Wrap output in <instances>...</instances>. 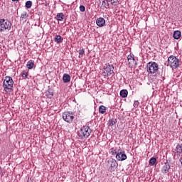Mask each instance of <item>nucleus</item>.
Returning a JSON list of instances; mask_svg holds the SVG:
<instances>
[{
  "instance_id": "nucleus-1",
  "label": "nucleus",
  "mask_w": 182,
  "mask_h": 182,
  "mask_svg": "<svg viewBox=\"0 0 182 182\" xmlns=\"http://www.w3.org/2000/svg\"><path fill=\"white\" fill-rule=\"evenodd\" d=\"M92 133V129L87 125H84L81 127L80 131L78 132L79 139L83 140L84 139H87L90 134Z\"/></svg>"
},
{
  "instance_id": "nucleus-2",
  "label": "nucleus",
  "mask_w": 182,
  "mask_h": 182,
  "mask_svg": "<svg viewBox=\"0 0 182 182\" xmlns=\"http://www.w3.org/2000/svg\"><path fill=\"white\" fill-rule=\"evenodd\" d=\"M3 87L5 92H12V88L14 87V80L11 77L6 76L3 82Z\"/></svg>"
},
{
  "instance_id": "nucleus-3",
  "label": "nucleus",
  "mask_w": 182,
  "mask_h": 182,
  "mask_svg": "<svg viewBox=\"0 0 182 182\" xmlns=\"http://www.w3.org/2000/svg\"><path fill=\"white\" fill-rule=\"evenodd\" d=\"M12 28V23L9 20L4 18L0 19V33L4 32V31H11Z\"/></svg>"
},
{
  "instance_id": "nucleus-4",
  "label": "nucleus",
  "mask_w": 182,
  "mask_h": 182,
  "mask_svg": "<svg viewBox=\"0 0 182 182\" xmlns=\"http://www.w3.org/2000/svg\"><path fill=\"white\" fill-rule=\"evenodd\" d=\"M168 65L172 68V69H177L180 66V60L174 55H171L168 58Z\"/></svg>"
},
{
  "instance_id": "nucleus-5",
  "label": "nucleus",
  "mask_w": 182,
  "mask_h": 182,
  "mask_svg": "<svg viewBox=\"0 0 182 182\" xmlns=\"http://www.w3.org/2000/svg\"><path fill=\"white\" fill-rule=\"evenodd\" d=\"M159 70V64H157L156 62L153 63H149L147 64V72L148 73H156Z\"/></svg>"
},
{
  "instance_id": "nucleus-6",
  "label": "nucleus",
  "mask_w": 182,
  "mask_h": 182,
  "mask_svg": "<svg viewBox=\"0 0 182 182\" xmlns=\"http://www.w3.org/2000/svg\"><path fill=\"white\" fill-rule=\"evenodd\" d=\"M107 166L109 168V171L112 172L116 170V168L119 166V164H117V161H116V159L110 158L107 161Z\"/></svg>"
},
{
  "instance_id": "nucleus-7",
  "label": "nucleus",
  "mask_w": 182,
  "mask_h": 182,
  "mask_svg": "<svg viewBox=\"0 0 182 182\" xmlns=\"http://www.w3.org/2000/svg\"><path fill=\"white\" fill-rule=\"evenodd\" d=\"M113 69H114V67H113L112 65L106 64L104 65V70L102 73L103 76H111L112 73H113Z\"/></svg>"
},
{
  "instance_id": "nucleus-8",
  "label": "nucleus",
  "mask_w": 182,
  "mask_h": 182,
  "mask_svg": "<svg viewBox=\"0 0 182 182\" xmlns=\"http://www.w3.org/2000/svg\"><path fill=\"white\" fill-rule=\"evenodd\" d=\"M63 119L64 122H66L67 123H72L73 122V119H75V116L73 115V113L70 112H65L63 113Z\"/></svg>"
},
{
  "instance_id": "nucleus-9",
  "label": "nucleus",
  "mask_w": 182,
  "mask_h": 182,
  "mask_svg": "<svg viewBox=\"0 0 182 182\" xmlns=\"http://www.w3.org/2000/svg\"><path fill=\"white\" fill-rule=\"evenodd\" d=\"M116 159L117 160H118V161H124V160H127V156L126 155V154H124V151L119 149L116 155Z\"/></svg>"
},
{
  "instance_id": "nucleus-10",
  "label": "nucleus",
  "mask_w": 182,
  "mask_h": 182,
  "mask_svg": "<svg viewBox=\"0 0 182 182\" xmlns=\"http://www.w3.org/2000/svg\"><path fill=\"white\" fill-rule=\"evenodd\" d=\"M96 23L97 26H100V28H102V26H105V25L106 24V21L105 20V18L100 17L97 18Z\"/></svg>"
},
{
  "instance_id": "nucleus-11",
  "label": "nucleus",
  "mask_w": 182,
  "mask_h": 182,
  "mask_svg": "<svg viewBox=\"0 0 182 182\" xmlns=\"http://www.w3.org/2000/svg\"><path fill=\"white\" fill-rule=\"evenodd\" d=\"M100 5L101 8L109 9V1L107 0H100Z\"/></svg>"
},
{
  "instance_id": "nucleus-12",
  "label": "nucleus",
  "mask_w": 182,
  "mask_h": 182,
  "mask_svg": "<svg viewBox=\"0 0 182 182\" xmlns=\"http://www.w3.org/2000/svg\"><path fill=\"white\" fill-rule=\"evenodd\" d=\"M63 81L64 83H69V82H70V75H69V74L65 73L63 76Z\"/></svg>"
},
{
  "instance_id": "nucleus-13",
  "label": "nucleus",
  "mask_w": 182,
  "mask_h": 182,
  "mask_svg": "<svg viewBox=\"0 0 182 182\" xmlns=\"http://www.w3.org/2000/svg\"><path fill=\"white\" fill-rule=\"evenodd\" d=\"M54 42H55V43H62V42H63V38L60 35H57L54 38Z\"/></svg>"
},
{
  "instance_id": "nucleus-14",
  "label": "nucleus",
  "mask_w": 182,
  "mask_h": 182,
  "mask_svg": "<svg viewBox=\"0 0 182 182\" xmlns=\"http://www.w3.org/2000/svg\"><path fill=\"white\" fill-rule=\"evenodd\" d=\"M182 153V144H178L175 149V154H181Z\"/></svg>"
},
{
  "instance_id": "nucleus-15",
  "label": "nucleus",
  "mask_w": 182,
  "mask_h": 182,
  "mask_svg": "<svg viewBox=\"0 0 182 182\" xmlns=\"http://www.w3.org/2000/svg\"><path fill=\"white\" fill-rule=\"evenodd\" d=\"M33 66H35V62L32 60H29L26 64V68L28 69H33Z\"/></svg>"
},
{
  "instance_id": "nucleus-16",
  "label": "nucleus",
  "mask_w": 182,
  "mask_h": 182,
  "mask_svg": "<svg viewBox=\"0 0 182 182\" xmlns=\"http://www.w3.org/2000/svg\"><path fill=\"white\" fill-rule=\"evenodd\" d=\"M174 39H180L181 38V32L180 31H176L173 32Z\"/></svg>"
},
{
  "instance_id": "nucleus-17",
  "label": "nucleus",
  "mask_w": 182,
  "mask_h": 182,
  "mask_svg": "<svg viewBox=\"0 0 182 182\" xmlns=\"http://www.w3.org/2000/svg\"><path fill=\"white\" fill-rule=\"evenodd\" d=\"M57 21H62L65 19V15L63 13H58L56 15Z\"/></svg>"
},
{
  "instance_id": "nucleus-18",
  "label": "nucleus",
  "mask_w": 182,
  "mask_h": 182,
  "mask_svg": "<svg viewBox=\"0 0 182 182\" xmlns=\"http://www.w3.org/2000/svg\"><path fill=\"white\" fill-rule=\"evenodd\" d=\"M127 95H129V92L127 91V90H122L120 91L121 97H127Z\"/></svg>"
},
{
  "instance_id": "nucleus-19",
  "label": "nucleus",
  "mask_w": 182,
  "mask_h": 182,
  "mask_svg": "<svg viewBox=\"0 0 182 182\" xmlns=\"http://www.w3.org/2000/svg\"><path fill=\"white\" fill-rule=\"evenodd\" d=\"M116 123H117V119H111L108 122V126L112 127L114 126V124H116Z\"/></svg>"
},
{
  "instance_id": "nucleus-20",
  "label": "nucleus",
  "mask_w": 182,
  "mask_h": 182,
  "mask_svg": "<svg viewBox=\"0 0 182 182\" xmlns=\"http://www.w3.org/2000/svg\"><path fill=\"white\" fill-rule=\"evenodd\" d=\"M99 112L101 113V114H105L106 113V107L104 105H101L99 107Z\"/></svg>"
},
{
  "instance_id": "nucleus-21",
  "label": "nucleus",
  "mask_w": 182,
  "mask_h": 182,
  "mask_svg": "<svg viewBox=\"0 0 182 182\" xmlns=\"http://www.w3.org/2000/svg\"><path fill=\"white\" fill-rule=\"evenodd\" d=\"M128 62H132V63H134L136 62V60L134 59V55H129L127 56Z\"/></svg>"
},
{
  "instance_id": "nucleus-22",
  "label": "nucleus",
  "mask_w": 182,
  "mask_h": 182,
  "mask_svg": "<svg viewBox=\"0 0 182 182\" xmlns=\"http://www.w3.org/2000/svg\"><path fill=\"white\" fill-rule=\"evenodd\" d=\"M46 96L48 98V99H52V97H53V92L52 91H47L46 92Z\"/></svg>"
},
{
  "instance_id": "nucleus-23",
  "label": "nucleus",
  "mask_w": 182,
  "mask_h": 182,
  "mask_svg": "<svg viewBox=\"0 0 182 182\" xmlns=\"http://www.w3.org/2000/svg\"><path fill=\"white\" fill-rule=\"evenodd\" d=\"M157 161V159L156 158L152 157L149 159V164L150 166H154L156 164V162Z\"/></svg>"
},
{
  "instance_id": "nucleus-24",
  "label": "nucleus",
  "mask_w": 182,
  "mask_h": 182,
  "mask_svg": "<svg viewBox=\"0 0 182 182\" xmlns=\"http://www.w3.org/2000/svg\"><path fill=\"white\" fill-rule=\"evenodd\" d=\"M109 154H112V156H117V151H116L114 148H112L109 150Z\"/></svg>"
},
{
  "instance_id": "nucleus-25",
  "label": "nucleus",
  "mask_w": 182,
  "mask_h": 182,
  "mask_svg": "<svg viewBox=\"0 0 182 182\" xmlns=\"http://www.w3.org/2000/svg\"><path fill=\"white\" fill-rule=\"evenodd\" d=\"M28 75H29V73L26 71H23V73H21V76L23 79H27Z\"/></svg>"
},
{
  "instance_id": "nucleus-26",
  "label": "nucleus",
  "mask_w": 182,
  "mask_h": 182,
  "mask_svg": "<svg viewBox=\"0 0 182 182\" xmlns=\"http://www.w3.org/2000/svg\"><path fill=\"white\" fill-rule=\"evenodd\" d=\"M28 17V14H26V11H23L21 15V19H26Z\"/></svg>"
},
{
  "instance_id": "nucleus-27",
  "label": "nucleus",
  "mask_w": 182,
  "mask_h": 182,
  "mask_svg": "<svg viewBox=\"0 0 182 182\" xmlns=\"http://www.w3.org/2000/svg\"><path fill=\"white\" fill-rule=\"evenodd\" d=\"M112 5H113L114 6H116L117 5V4H119V0H109Z\"/></svg>"
},
{
  "instance_id": "nucleus-28",
  "label": "nucleus",
  "mask_w": 182,
  "mask_h": 182,
  "mask_svg": "<svg viewBox=\"0 0 182 182\" xmlns=\"http://www.w3.org/2000/svg\"><path fill=\"white\" fill-rule=\"evenodd\" d=\"M32 6V2L31 1H28L26 2V8H31Z\"/></svg>"
},
{
  "instance_id": "nucleus-29",
  "label": "nucleus",
  "mask_w": 182,
  "mask_h": 182,
  "mask_svg": "<svg viewBox=\"0 0 182 182\" xmlns=\"http://www.w3.org/2000/svg\"><path fill=\"white\" fill-rule=\"evenodd\" d=\"M80 11L81 12H85V11H86V8L85 7V6L81 5V6H80Z\"/></svg>"
},
{
  "instance_id": "nucleus-30",
  "label": "nucleus",
  "mask_w": 182,
  "mask_h": 182,
  "mask_svg": "<svg viewBox=\"0 0 182 182\" xmlns=\"http://www.w3.org/2000/svg\"><path fill=\"white\" fill-rule=\"evenodd\" d=\"M164 170L165 171V173H167V171H168V170H170V166H164Z\"/></svg>"
},
{
  "instance_id": "nucleus-31",
  "label": "nucleus",
  "mask_w": 182,
  "mask_h": 182,
  "mask_svg": "<svg viewBox=\"0 0 182 182\" xmlns=\"http://www.w3.org/2000/svg\"><path fill=\"white\" fill-rule=\"evenodd\" d=\"M78 52L80 56H82V55H85V49H81Z\"/></svg>"
},
{
  "instance_id": "nucleus-32",
  "label": "nucleus",
  "mask_w": 182,
  "mask_h": 182,
  "mask_svg": "<svg viewBox=\"0 0 182 182\" xmlns=\"http://www.w3.org/2000/svg\"><path fill=\"white\" fill-rule=\"evenodd\" d=\"M134 106L136 107V106H139V101H135L134 102Z\"/></svg>"
},
{
  "instance_id": "nucleus-33",
  "label": "nucleus",
  "mask_w": 182,
  "mask_h": 182,
  "mask_svg": "<svg viewBox=\"0 0 182 182\" xmlns=\"http://www.w3.org/2000/svg\"><path fill=\"white\" fill-rule=\"evenodd\" d=\"M13 1V2H15V1H18V0H12Z\"/></svg>"
}]
</instances>
